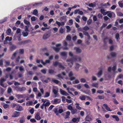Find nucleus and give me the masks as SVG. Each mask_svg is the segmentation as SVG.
Returning a JSON list of instances; mask_svg holds the SVG:
<instances>
[{
    "mask_svg": "<svg viewBox=\"0 0 123 123\" xmlns=\"http://www.w3.org/2000/svg\"><path fill=\"white\" fill-rule=\"evenodd\" d=\"M50 62V61L49 60H46L45 61V62H44L43 60H41V62L44 65H45L47 63H49Z\"/></svg>",
    "mask_w": 123,
    "mask_h": 123,
    "instance_id": "obj_22",
    "label": "nucleus"
},
{
    "mask_svg": "<svg viewBox=\"0 0 123 123\" xmlns=\"http://www.w3.org/2000/svg\"><path fill=\"white\" fill-rule=\"evenodd\" d=\"M50 103L49 101H48L46 102L44 104V107H47L49 106L50 104Z\"/></svg>",
    "mask_w": 123,
    "mask_h": 123,
    "instance_id": "obj_40",
    "label": "nucleus"
},
{
    "mask_svg": "<svg viewBox=\"0 0 123 123\" xmlns=\"http://www.w3.org/2000/svg\"><path fill=\"white\" fill-rule=\"evenodd\" d=\"M41 71L43 73L45 74L46 73V70L45 69H42Z\"/></svg>",
    "mask_w": 123,
    "mask_h": 123,
    "instance_id": "obj_62",
    "label": "nucleus"
},
{
    "mask_svg": "<svg viewBox=\"0 0 123 123\" xmlns=\"http://www.w3.org/2000/svg\"><path fill=\"white\" fill-rule=\"evenodd\" d=\"M32 102L31 101H27L26 104V105L27 106L31 105L32 104Z\"/></svg>",
    "mask_w": 123,
    "mask_h": 123,
    "instance_id": "obj_30",
    "label": "nucleus"
},
{
    "mask_svg": "<svg viewBox=\"0 0 123 123\" xmlns=\"http://www.w3.org/2000/svg\"><path fill=\"white\" fill-rule=\"evenodd\" d=\"M16 90L17 91L22 92L25 91L26 89V88L25 87H16Z\"/></svg>",
    "mask_w": 123,
    "mask_h": 123,
    "instance_id": "obj_4",
    "label": "nucleus"
},
{
    "mask_svg": "<svg viewBox=\"0 0 123 123\" xmlns=\"http://www.w3.org/2000/svg\"><path fill=\"white\" fill-rule=\"evenodd\" d=\"M113 102L116 104H119L118 102L115 99L113 98Z\"/></svg>",
    "mask_w": 123,
    "mask_h": 123,
    "instance_id": "obj_45",
    "label": "nucleus"
},
{
    "mask_svg": "<svg viewBox=\"0 0 123 123\" xmlns=\"http://www.w3.org/2000/svg\"><path fill=\"white\" fill-rule=\"evenodd\" d=\"M34 111V110L33 108H32L31 109H30L29 111L30 113L31 114H33Z\"/></svg>",
    "mask_w": 123,
    "mask_h": 123,
    "instance_id": "obj_44",
    "label": "nucleus"
},
{
    "mask_svg": "<svg viewBox=\"0 0 123 123\" xmlns=\"http://www.w3.org/2000/svg\"><path fill=\"white\" fill-rule=\"evenodd\" d=\"M6 40H8L9 41H12V37H9L8 36L6 37Z\"/></svg>",
    "mask_w": 123,
    "mask_h": 123,
    "instance_id": "obj_39",
    "label": "nucleus"
},
{
    "mask_svg": "<svg viewBox=\"0 0 123 123\" xmlns=\"http://www.w3.org/2000/svg\"><path fill=\"white\" fill-rule=\"evenodd\" d=\"M80 82L79 80L77 79H76L73 82V84H77L79 83Z\"/></svg>",
    "mask_w": 123,
    "mask_h": 123,
    "instance_id": "obj_42",
    "label": "nucleus"
},
{
    "mask_svg": "<svg viewBox=\"0 0 123 123\" xmlns=\"http://www.w3.org/2000/svg\"><path fill=\"white\" fill-rule=\"evenodd\" d=\"M103 105L106 109L107 111H112L111 110H110V108L108 107L107 104H104Z\"/></svg>",
    "mask_w": 123,
    "mask_h": 123,
    "instance_id": "obj_20",
    "label": "nucleus"
},
{
    "mask_svg": "<svg viewBox=\"0 0 123 123\" xmlns=\"http://www.w3.org/2000/svg\"><path fill=\"white\" fill-rule=\"evenodd\" d=\"M35 118L37 120H39L41 118L40 116V113L39 112H37L35 114Z\"/></svg>",
    "mask_w": 123,
    "mask_h": 123,
    "instance_id": "obj_7",
    "label": "nucleus"
},
{
    "mask_svg": "<svg viewBox=\"0 0 123 123\" xmlns=\"http://www.w3.org/2000/svg\"><path fill=\"white\" fill-rule=\"evenodd\" d=\"M53 64L55 66L59 65L60 68H62L63 69H64V67L62 65L61 63L59 62H54L53 63Z\"/></svg>",
    "mask_w": 123,
    "mask_h": 123,
    "instance_id": "obj_6",
    "label": "nucleus"
},
{
    "mask_svg": "<svg viewBox=\"0 0 123 123\" xmlns=\"http://www.w3.org/2000/svg\"><path fill=\"white\" fill-rule=\"evenodd\" d=\"M24 22L27 25H30V23L29 22L27 21L26 19H24Z\"/></svg>",
    "mask_w": 123,
    "mask_h": 123,
    "instance_id": "obj_43",
    "label": "nucleus"
},
{
    "mask_svg": "<svg viewBox=\"0 0 123 123\" xmlns=\"http://www.w3.org/2000/svg\"><path fill=\"white\" fill-rule=\"evenodd\" d=\"M18 52V50L16 51L15 52H14L12 55V56L11 57V59L12 60L14 59L15 58L16 55L17 54Z\"/></svg>",
    "mask_w": 123,
    "mask_h": 123,
    "instance_id": "obj_16",
    "label": "nucleus"
},
{
    "mask_svg": "<svg viewBox=\"0 0 123 123\" xmlns=\"http://www.w3.org/2000/svg\"><path fill=\"white\" fill-rule=\"evenodd\" d=\"M25 122V120L23 117H21L19 120V122L20 123H23Z\"/></svg>",
    "mask_w": 123,
    "mask_h": 123,
    "instance_id": "obj_38",
    "label": "nucleus"
},
{
    "mask_svg": "<svg viewBox=\"0 0 123 123\" xmlns=\"http://www.w3.org/2000/svg\"><path fill=\"white\" fill-rule=\"evenodd\" d=\"M84 86L86 88H89L90 87L89 85L87 84H84Z\"/></svg>",
    "mask_w": 123,
    "mask_h": 123,
    "instance_id": "obj_61",
    "label": "nucleus"
},
{
    "mask_svg": "<svg viewBox=\"0 0 123 123\" xmlns=\"http://www.w3.org/2000/svg\"><path fill=\"white\" fill-rule=\"evenodd\" d=\"M12 91V89L10 87H9L7 90L8 93H10Z\"/></svg>",
    "mask_w": 123,
    "mask_h": 123,
    "instance_id": "obj_49",
    "label": "nucleus"
},
{
    "mask_svg": "<svg viewBox=\"0 0 123 123\" xmlns=\"http://www.w3.org/2000/svg\"><path fill=\"white\" fill-rule=\"evenodd\" d=\"M81 82L82 83H85L86 82V80L85 79L83 78H82L80 80Z\"/></svg>",
    "mask_w": 123,
    "mask_h": 123,
    "instance_id": "obj_56",
    "label": "nucleus"
},
{
    "mask_svg": "<svg viewBox=\"0 0 123 123\" xmlns=\"http://www.w3.org/2000/svg\"><path fill=\"white\" fill-rule=\"evenodd\" d=\"M41 93L39 92L37 95V96L38 97H41L43 95L44 92V90L43 88H41L40 89Z\"/></svg>",
    "mask_w": 123,
    "mask_h": 123,
    "instance_id": "obj_12",
    "label": "nucleus"
},
{
    "mask_svg": "<svg viewBox=\"0 0 123 123\" xmlns=\"http://www.w3.org/2000/svg\"><path fill=\"white\" fill-rule=\"evenodd\" d=\"M77 112V110L76 109H73L71 111V113L72 114H76Z\"/></svg>",
    "mask_w": 123,
    "mask_h": 123,
    "instance_id": "obj_31",
    "label": "nucleus"
},
{
    "mask_svg": "<svg viewBox=\"0 0 123 123\" xmlns=\"http://www.w3.org/2000/svg\"><path fill=\"white\" fill-rule=\"evenodd\" d=\"M30 121L32 123L36 122V120L34 118L31 119L30 120Z\"/></svg>",
    "mask_w": 123,
    "mask_h": 123,
    "instance_id": "obj_60",
    "label": "nucleus"
},
{
    "mask_svg": "<svg viewBox=\"0 0 123 123\" xmlns=\"http://www.w3.org/2000/svg\"><path fill=\"white\" fill-rule=\"evenodd\" d=\"M74 49L76 50V53H80L81 51V49L78 47H75Z\"/></svg>",
    "mask_w": 123,
    "mask_h": 123,
    "instance_id": "obj_13",
    "label": "nucleus"
},
{
    "mask_svg": "<svg viewBox=\"0 0 123 123\" xmlns=\"http://www.w3.org/2000/svg\"><path fill=\"white\" fill-rule=\"evenodd\" d=\"M19 53L21 54H23L24 52V50L23 49H20L19 50Z\"/></svg>",
    "mask_w": 123,
    "mask_h": 123,
    "instance_id": "obj_54",
    "label": "nucleus"
},
{
    "mask_svg": "<svg viewBox=\"0 0 123 123\" xmlns=\"http://www.w3.org/2000/svg\"><path fill=\"white\" fill-rule=\"evenodd\" d=\"M101 13H102L103 15H113V12L109 11L105 12V10L103 9H101L100 10Z\"/></svg>",
    "mask_w": 123,
    "mask_h": 123,
    "instance_id": "obj_2",
    "label": "nucleus"
},
{
    "mask_svg": "<svg viewBox=\"0 0 123 123\" xmlns=\"http://www.w3.org/2000/svg\"><path fill=\"white\" fill-rule=\"evenodd\" d=\"M25 101V99H22L20 100H19L18 101H17V102L18 103H22L24 101Z\"/></svg>",
    "mask_w": 123,
    "mask_h": 123,
    "instance_id": "obj_59",
    "label": "nucleus"
},
{
    "mask_svg": "<svg viewBox=\"0 0 123 123\" xmlns=\"http://www.w3.org/2000/svg\"><path fill=\"white\" fill-rule=\"evenodd\" d=\"M38 12L37 10L36 9H35L33 11V14L36 15L37 14Z\"/></svg>",
    "mask_w": 123,
    "mask_h": 123,
    "instance_id": "obj_47",
    "label": "nucleus"
},
{
    "mask_svg": "<svg viewBox=\"0 0 123 123\" xmlns=\"http://www.w3.org/2000/svg\"><path fill=\"white\" fill-rule=\"evenodd\" d=\"M80 66V65L79 64L76 63V66L75 67V69H76L78 70L79 69V68Z\"/></svg>",
    "mask_w": 123,
    "mask_h": 123,
    "instance_id": "obj_36",
    "label": "nucleus"
},
{
    "mask_svg": "<svg viewBox=\"0 0 123 123\" xmlns=\"http://www.w3.org/2000/svg\"><path fill=\"white\" fill-rule=\"evenodd\" d=\"M81 59L80 57H74L72 59H69L66 60L67 62H70V63H68V64L69 66L71 67L73 65V62L74 61H80L81 60Z\"/></svg>",
    "mask_w": 123,
    "mask_h": 123,
    "instance_id": "obj_1",
    "label": "nucleus"
},
{
    "mask_svg": "<svg viewBox=\"0 0 123 123\" xmlns=\"http://www.w3.org/2000/svg\"><path fill=\"white\" fill-rule=\"evenodd\" d=\"M60 92L61 94L67 96L68 95V94L64 91L61 89L60 90Z\"/></svg>",
    "mask_w": 123,
    "mask_h": 123,
    "instance_id": "obj_10",
    "label": "nucleus"
},
{
    "mask_svg": "<svg viewBox=\"0 0 123 123\" xmlns=\"http://www.w3.org/2000/svg\"><path fill=\"white\" fill-rule=\"evenodd\" d=\"M61 46V44H56V47H53L52 48L55 50L56 52H58L60 50V48L58 47L59 46Z\"/></svg>",
    "mask_w": 123,
    "mask_h": 123,
    "instance_id": "obj_3",
    "label": "nucleus"
},
{
    "mask_svg": "<svg viewBox=\"0 0 123 123\" xmlns=\"http://www.w3.org/2000/svg\"><path fill=\"white\" fill-rule=\"evenodd\" d=\"M85 120L86 121H92V119L90 116H87L86 117Z\"/></svg>",
    "mask_w": 123,
    "mask_h": 123,
    "instance_id": "obj_19",
    "label": "nucleus"
},
{
    "mask_svg": "<svg viewBox=\"0 0 123 123\" xmlns=\"http://www.w3.org/2000/svg\"><path fill=\"white\" fill-rule=\"evenodd\" d=\"M118 78L123 79V75L122 74H120L117 78V79Z\"/></svg>",
    "mask_w": 123,
    "mask_h": 123,
    "instance_id": "obj_64",
    "label": "nucleus"
},
{
    "mask_svg": "<svg viewBox=\"0 0 123 123\" xmlns=\"http://www.w3.org/2000/svg\"><path fill=\"white\" fill-rule=\"evenodd\" d=\"M60 55L62 56H66L67 55V53L64 52H61L60 53Z\"/></svg>",
    "mask_w": 123,
    "mask_h": 123,
    "instance_id": "obj_27",
    "label": "nucleus"
},
{
    "mask_svg": "<svg viewBox=\"0 0 123 123\" xmlns=\"http://www.w3.org/2000/svg\"><path fill=\"white\" fill-rule=\"evenodd\" d=\"M11 30L10 29H9L7 30L6 33L8 35L11 36Z\"/></svg>",
    "mask_w": 123,
    "mask_h": 123,
    "instance_id": "obj_25",
    "label": "nucleus"
},
{
    "mask_svg": "<svg viewBox=\"0 0 123 123\" xmlns=\"http://www.w3.org/2000/svg\"><path fill=\"white\" fill-rule=\"evenodd\" d=\"M50 95V92H47L45 94V95L44 96V98L48 97H49Z\"/></svg>",
    "mask_w": 123,
    "mask_h": 123,
    "instance_id": "obj_33",
    "label": "nucleus"
},
{
    "mask_svg": "<svg viewBox=\"0 0 123 123\" xmlns=\"http://www.w3.org/2000/svg\"><path fill=\"white\" fill-rule=\"evenodd\" d=\"M67 29V32H69L70 31V27L68 26H67L66 27Z\"/></svg>",
    "mask_w": 123,
    "mask_h": 123,
    "instance_id": "obj_50",
    "label": "nucleus"
},
{
    "mask_svg": "<svg viewBox=\"0 0 123 123\" xmlns=\"http://www.w3.org/2000/svg\"><path fill=\"white\" fill-rule=\"evenodd\" d=\"M88 6L90 7H94L96 6V4L95 3H94L93 4V3H91L89 4Z\"/></svg>",
    "mask_w": 123,
    "mask_h": 123,
    "instance_id": "obj_34",
    "label": "nucleus"
},
{
    "mask_svg": "<svg viewBox=\"0 0 123 123\" xmlns=\"http://www.w3.org/2000/svg\"><path fill=\"white\" fill-rule=\"evenodd\" d=\"M116 66H114L112 68L111 67H109L108 68V71L110 72L111 70H113L114 71H115L116 70Z\"/></svg>",
    "mask_w": 123,
    "mask_h": 123,
    "instance_id": "obj_17",
    "label": "nucleus"
},
{
    "mask_svg": "<svg viewBox=\"0 0 123 123\" xmlns=\"http://www.w3.org/2000/svg\"><path fill=\"white\" fill-rule=\"evenodd\" d=\"M112 117L114 118H115L116 120L117 121H118L119 120V119L118 117L116 115H113L112 116Z\"/></svg>",
    "mask_w": 123,
    "mask_h": 123,
    "instance_id": "obj_32",
    "label": "nucleus"
},
{
    "mask_svg": "<svg viewBox=\"0 0 123 123\" xmlns=\"http://www.w3.org/2000/svg\"><path fill=\"white\" fill-rule=\"evenodd\" d=\"M86 96L83 95H82L80 96L79 98L81 100H85L86 99Z\"/></svg>",
    "mask_w": 123,
    "mask_h": 123,
    "instance_id": "obj_18",
    "label": "nucleus"
},
{
    "mask_svg": "<svg viewBox=\"0 0 123 123\" xmlns=\"http://www.w3.org/2000/svg\"><path fill=\"white\" fill-rule=\"evenodd\" d=\"M6 80L3 79L2 78L1 79L0 81V85L2 86L3 87L5 88L6 87V86H4V84H3V82Z\"/></svg>",
    "mask_w": 123,
    "mask_h": 123,
    "instance_id": "obj_14",
    "label": "nucleus"
},
{
    "mask_svg": "<svg viewBox=\"0 0 123 123\" xmlns=\"http://www.w3.org/2000/svg\"><path fill=\"white\" fill-rule=\"evenodd\" d=\"M16 48V47L15 45H12L10 48V50L11 51H13Z\"/></svg>",
    "mask_w": 123,
    "mask_h": 123,
    "instance_id": "obj_37",
    "label": "nucleus"
},
{
    "mask_svg": "<svg viewBox=\"0 0 123 123\" xmlns=\"http://www.w3.org/2000/svg\"><path fill=\"white\" fill-rule=\"evenodd\" d=\"M60 100L59 99H54V104L59 103L60 102Z\"/></svg>",
    "mask_w": 123,
    "mask_h": 123,
    "instance_id": "obj_28",
    "label": "nucleus"
},
{
    "mask_svg": "<svg viewBox=\"0 0 123 123\" xmlns=\"http://www.w3.org/2000/svg\"><path fill=\"white\" fill-rule=\"evenodd\" d=\"M59 31L60 33H63L64 32V29L62 27L60 28Z\"/></svg>",
    "mask_w": 123,
    "mask_h": 123,
    "instance_id": "obj_57",
    "label": "nucleus"
},
{
    "mask_svg": "<svg viewBox=\"0 0 123 123\" xmlns=\"http://www.w3.org/2000/svg\"><path fill=\"white\" fill-rule=\"evenodd\" d=\"M19 68L20 72H22L24 71V68L22 66L19 67Z\"/></svg>",
    "mask_w": 123,
    "mask_h": 123,
    "instance_id": "obj_52",
    "label": "nucleus"
},
{
    "mask_svg": "<svg viewBox=\"0 0 123 123\" xmlns=\"http://www.w3.org/2000/svg\"><path fill=\"white\" fill-rule=\"evenodd\" d=\"M54 106L53 105H51L48 109V110L49 111H51L54 107Z\"/></svg>",
    "mask_w": 123,
    "mask_h": 123,
    "instance_id": "obj_51",
    "label": "nucleus"
},
{
    "mask_svg": "<svg viewBox=\"0 0 123 123\" xmlns=\"http://www.w3.org/2000/svg\"><path fill=\"white\" fill-rule=\"evenodd\" d=\"M53 92L55 95V97H58L59 96L58 93V90L57 89L53 88Z\"/></svg>",
    "mask_w": 123,
    "mask_h": 123,
    "instance_id": "obj_8",
    "label": "nucleus"
},
{
    "mask_svg": "<svg viewBox=\"0 0 123 123\" xmlns=\"http://www.w3.org/2000/svg\"><path fill=\"white\" fill-rule=\"evenodd\" d=\"M75 105H76L75 107L77 109L79 110H80L81 109V107L79 106V103H76L75 104Z\"/></svg>",
    "mask_w": 123,
    "mask_h": 123,
    "instance_id": "obj_21",
    "label": "nucleus"
},
{
    "mask_svg": "<svg viewBox=\"0 0 123 123\" xmlns=\"http://www.w3.org/2000/svg\"><path fill=\"white\" fill-rule=\"evenodd\" d=\"M49 33H45L43 36V39L44 40H45L48 38L50 36Z\"/></svg>",
    "mask_w": 123,
    "mask_h": 123,
    "instance_id": "obj_9",
    "label": "nucleus"
},
{
    "mask_svg": "<svg viewBox=\"0 0 123 123\" xmlns=\"http://www.w3.org/2000/svg\"><path fill=\"white\" fill-rule=\"evenodd\" d=\"M70 114V112L69 111H68L66 112V115L65 117V118H68L69 117Z\"/></svg>",
    "mask_w": 123,
    "mask_h": 123,
    "instance_id": "obj_26",
    "label": "nucleus"
},
{
    "mask_svg": "<svg viewBox=\"0 0 123 123\" xmlns=\"http://www.w3.org/2000/svg\"><path fill=\"white\" fill-rule=\"evenodd\" d=\"M91 86L93 87L98 88V84L97 83H93L91 85Z\"/></svg>",
    "mask_w": 123,
    "mask_h": 123,
    "instance_id": "obj_24",
    "label": "nucleus"
},
{
    "mask_svg": "<svg viewBox=\"0 0 123 123\" xmlns=\"http://www.w3.org/2000/svg\"><path fill=\"white\" fill-rule=\"evenodd\" d=\"M22 34L23 35L24 37H26L28 35V33L27 32H23L22 33Z\"/></svg>",
    "mask_w": 123,
    "mask_h": 123,
    "instance_id": "obj_41",
    "label": "nucleus"
},
{
    "mask_svg": "<svg viewBox=\"0 0 123 123\" xmlns=\"http://www.w3.org/2000/svg\"><path fill=\"white\" fill-rule=\"evenodd\" d=\"M71 38V37L70 35H68L66 37V39L67 40L70 41V40Z\"/></svg>",
    "mask_w": 123,
    "mask_h": 123,
    "instance_id": "obj_53",
    "label": "nucleus"
},
{
    "mask_svg": "<svg viewBox=\"0 0 123 123\" xmlns=\"http://www.w3.org/2000/svg\"><path fill=\"white\" fill-rule=\"evenodd\" d=\"M119 6L121 7H123V3H122V1H120L118 2V3Z\"/></svg>",
    "mask_w": 123,
    "mask_h": 123,
    "instance_id": "obj_35",
    "label": "nucleus"
},
{
    "mask_svg": "<svg viewBox=\"0 0 123 123\" xmlns=\"http://www.w3.org/2000/svg\"><path fill=\"white\" fill-rule=\"evenodd\" d=\"M16 110L17 111H21L23 110V108L21 106L18 105L17 106Z\"/></svg>",
    "mask_w": 123,
    "mask_h": 123,
    "instance_id": "obj_15",
    "label": "nucleus"
},
{
    "mask_svg": "<svg viewBox=\"0 0 123 123\" xmlns=\"http://www.w3.org/2000/svg\"><path fill=\"white\" fill-rule=\"evenodd\" d=\"M83 29L84 30L87 31L89 29V28L87 26H85L83 28Z\"/></svg>",
    "mask_w": 123,
    "mask_h": 123,
    "instance_id": "obj_63",
    "label": "nucleus"
},
{
    "mask_svg": "<svg viewBox=\"0 0 123 123\" xmlns=\"http://www.w3.org/2000/svg\"><path fill=\"white\" fill-rule=\"evenodd\" d=\"M20 113L17 111H14L12 116V117H18L20 115Z\"/></svg>",
    "mask_w": 123,
    "mask_h": 123,
    "instance_id": "obj_5",
    "label": "nucleus"
},
{
    "mask_svg": "<svg viewBox=\"0 0 123 123\" xmlns=\"http://www.w3.org/2000/svg\"><path fill=\"white\" fill-rule=\"evenodd\" d=\"M76 87L79 89H80L81 88V86L80 84H78L76 86Z\"/></svg>",
    "mask_w": 123,
    "mask_h": 123,
    "instance_id": "obj_58",
    "label": "nucleus"
},
{
    "mask_svg": "<svg viewBox=\"0 0 123 123\" xmlns=\"http://www.w3.org/2000/svg\"><path fill=\"white\" fill-rule=\"evenodd\" d=\"M54 112L56 114V115L57 116H59V114L58 112V110L57 109L55 108L54 109Z\"/></svg>",
    "mask_w": 123,
    "mask_h": 123,
    "instance_id": "obj_29",
    "label": "nucleus"
},
{
    "mask_svg": "<svg viewBox=\"0 0 123 123\" xmlns=\"http://www.w3.org/2000/svg\"><path fill=\"white\" fill-rule=\"evenodd\" d=\"M16 97L18 99H19L20 98H25L26 97L25 94H17L16 95Z\"/></svg>",
    "mask_w": 123,
    "mask_h": 123,
    "instance_id": "obj_11",
    "label": "nucleus"
},
{
    "mask_svg": "<svg viewBox=\"0 0 123 123\" xmlns=\"http://www.w3.org/2000/svg\"><path fill=\"white\" fill-rule=\"evenodd\" d=\"M97 92L99 94H102L104 93V91H103L100 90L97 91Z\"/></svg>",
    "mask_w": 123,
    "mask_h": 123,
    "instance_id": "obj_48",
    "label": "nucleus"
},
{
    "mask_svg": "<svg viewBox=\"0 0 123 123\" xmlns=\"http://www.w3.org/2000/svg\"><path fill=\"white\" fill-rule=\"evenodd\" d=\"M111 55L112 57L116 56L117 55V54L115 52H111Z\"/></svg>",
    "mask_w": 123,
    "mask_h": 123,
    "instance_id": "obj_46",
    "label": "nucleus"
},
{
    "mask_svg": "<svg viewBox=\"0 0 123 123\" xmlns=\"http://www.w3.org/2000/svg\"><path fill=\"white\" fill-rule=\"evenodd\" d=\"M103 71L102 70H100L98 72L97 75L98 77H100L102 74Z\"/></svg>",
    "mask_w": 123,
    "mask_h": 123,
    "instance_id": "obj_23",
    "label": "nucleus"
},
{
    "mask_svg": "<svg viewBox=\"0 0 123 123\" xmlns=\"http://www.w3.org/2000/svg\"><path fill=\"white\" fill-rule=\"evenodd\" d=\"M68 109L70 110L71 111L73 109V107L71 106L70 105H69L68 107Z\"/></svg>",
    "mask_w": 123,
    "mask_h": 123,
    "instance_id": "obj_55",
    "label": "nucleus"
}]
</instances>
